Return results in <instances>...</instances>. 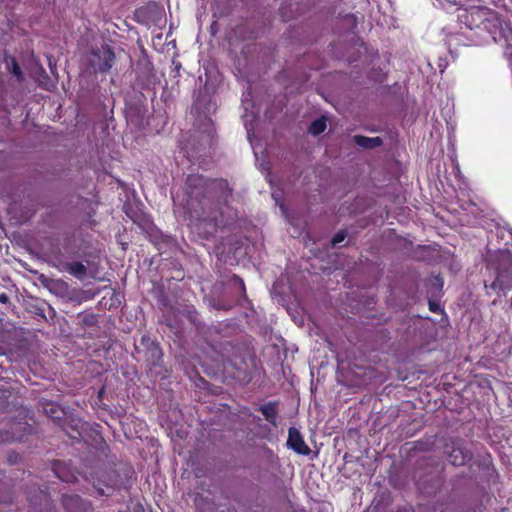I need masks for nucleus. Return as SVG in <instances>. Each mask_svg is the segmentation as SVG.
Segmentation results:
<instances>
[{"instance_id": "1", "label": "nucleus", "mask_w": 512, "mask_h": 512, "mask_svg": "<svg viewBox=\"0 0 512 512\" xmlns=\"http://www.w3.org/2000/svg\"><path fill=\"white\" fill-rule=\"evenodd\" d=\"M441 8L456 13L458 29L450 32V41L460 45H479L503 22L497 12L474 0H439Z\"/></svg>"}, {"instance_id": "2", "label": "nucleus", "mask_w": 512, "mask_h": 512, "mask_svg": "<svg viewBox=\"0 0 512 512\" xmlns=\"http://www.w3.org/2000/svg\"><path fill=\"white\" fill-rule=\"evenodd\" d=\"M88 61L93 72H107L115 62V54L108 45H102L91 51Z\"/></svg>"}, {"instance_id": "3", "label": "nucleus", "mask_w": 512, "mask_h": 512, "mask_svg": "<svg viewBox=\"0 0 512 512\" xmlns=\"http://www.w3.org/2000/svg\"><path fill=\"white\" fill-rule=\"evenodd\" d=\"M491 38L504 47V56L512 67V29L502 22L497 29L492 30Z\"/></svg>"}, {"instance_id": "4", "label": "nucleus", "mask_w": 512, "mask_h": 512, "mask_svg": "<svg viewBox=\"0 0 512 512\" xmlns=\"http://www.w3.org/2000/svg\"><path fill=\"white\" fill-rule=\"evenodd\" d=\"M287 446L300 455H309L311 450L305 443L301 433L296 428H290L288 432Z\"/></svg>"}, {"instance_id": "5", "label": "nucleus", "mask_w": 512, "mask_h": 512, "mask_svg": "<svg viewBox=\"0 0 512 512\" xmlns=\"http://www.w3.org/2000/svg\"><path fill=\"white\" fill-rule=\"evenodd\" d=\"M469 460V455L467 452H465L462 448L457 447L454 448L451 453L449 454V461L454 466H461L466 463V461Z\"/></svg>"}, {"instance_id": "6", "label": "nucleus", "mask_w": 512, "mask_h": 512, "mask_svg": "<svg viewBox=\"0 0 512 512\" xmlns=\"http://www.w3.org/2000/svg\"><path fill=\"white\" fill-rule=\"evenodd\" d=\"M354 141L357 145L364 147V148H373L380 146L382 141L379 137H365V136H355Z\"/></svg>"}, {"instance_id": "7", "label": "nucleus", "mask_w": 512, "mask_h": 512, "mask_svg": "<svg viewBox=\"0 0 512 512\" xmlns=\"http://www.w3.org/2000/svg\"><path fill=\"white\" fill-rule=\"evenodd\" d=\"M68 272L73 276L82 279L86 275V267L81 262H72L68 265Z\"/></svg>"}, {"instance_id": "8", "label": "nucleus", "mask_w": 512, "mask_h": 512, "mask_svg": "<svg viewBox=\"0 0 512 512\" xmlns=\"http://www.w3.org/2000/svg\"><path fill=\"white\" fill-rule=\"evenodd\" d=\"M325 129H326V118L320 117L311 123V125L309 127V132L312 135L316 136V135L321 134Z\"/></svg>"}, {"instance_id": "9", "label": "nucleus", "mask_w": 512, "mask_h": 512, "mask_svg": "<svg viewBox=\"0 0 512 512\" xmlns=\"http://www.w3.org/2000/svg\"><path fill=\"white\" fill-rule=\"evenodd\" d=\"M261 410L267 420L273 421L275 417V409L271 404L262 407Z\"/></svg>"}, {"instance_id": "10", "label": "nucleus", "mask_w": 512, "mask_h": 512, "mask_svg": "<svg viewBox=\"0 0 512 512\" xmlns=\"http://www.w3.org/2000/svg\"><path fill=\"white\" fill-rule=\"evenodd\" d=\"M9 65H11V73L18 80H21L22 79V72H21V69H20L18 63L16 62V60L14 58L11 59V63Z\"/></svg>"}, {"instance_id": "11", "label": "nucleus", "mask_w": 512, "mask_h": 512, "mask_svg": "<svg viewBox=\"0 0 512 512\" xmlns=\"http://www.w3.org/2000/svg\"><path fill=\"white\" fill-rule=\"evenodd\" d=\"M346 232L344 231H340L338 232L332 239V245L333 246H336L338 244H340L341 242H343L346 238Z\"/></svg>"}, {"instance_id": "12", "label": "nucleus", "mask_w": 512, "mask_h": 512, "mask_svg": "<svg viewBox=\"0 0 512 512\" xmlns=\"http://www.w3.org/2000/svg\"><path fill=\"white\" fill-rule=\"evenodd\" d=\"M50 406V409L49 410H46V412L51 416V417H57L56 414L58 412V407L54 404H51L49 405Z\"/></svg>"}, {"instance_id": "13", "label": "nucleus", "mask_w": 512, "mask_h": 512, "mask_svg": "<svg viewBox=\"0 0 512 512\" xmlns=\"http://www.w3.org/2000/svg\"><path fill=\"white\" fill-rule=\"evenodd\" d=\"M8 300V296L6 294H1L0 295V301L3 302V303H6Z\"/></svg>"}, {"instance_id": "14", "label": "nucleus", "mask_w": 512, "mask_h": 512, "mask_svg": "<svg viewBox=\"0 0 512 512\" xmlns=\"http://www.w3.org/2000/svg\"><path fill=\"white\" fill-rule=\"evenodd\" d=\"M244 109L248 111L249 107L251 106V103L247 100H243Z\"/></svg>"}, {"instance_id": "15", "label": "nucleus", "mask_w": 512, "mask_h": 512, "mask_svg": "<svg viewBox=\"0 0 512 512\" xmlns=\"http://www.w3.org/2000/svg\"><path fill=\"white\" fill-rule=\"evenodd\" d=\"M500 283L499 278L492 284V288H496V286Z\"/></svg>"}, {"instance_id": "16", "label": "nucleus", "mask_w": 512, "mask_h": 512, "mask_svg": "<svg viewBox=\"0 0 512 512\" xmlns=\"http://www.w3.org/2000/svg\"><path fill=\"white\" fill-rule=\"evenodd\" d=\"M219 186H221V187H222V186H227V183H226L225 181H220V182H219Z\"/></svg>"}, {"instance_id": "17", "label": "nucleus", "mask_w": 512, "mask_h": 512, "mask_svg": "<svg viewBox=\"0 0 512 512\" xmlns=\"http://www.w3.org/2000/svg\"><path fill=\"white\" fill-rule=\"evenodd\" d=\"M273 198L275 199L276 203H278V198H277V196L275 195V193H273Z\"/></svg>"}, {"instance_id": "18", "label": "nucleus", "mask_w": 512, "mask_h": 512, "mask_svg": "<svg viewBox=\"0 0 512 512\" xmlns=\"http://www.w3.org/2000/svg\"><path fill=\"white\" fill-rule=\"evenodd\" d=\"M177 201H178V197L173 199V202L176 203Z\"/></svg>"}]
</instances>
